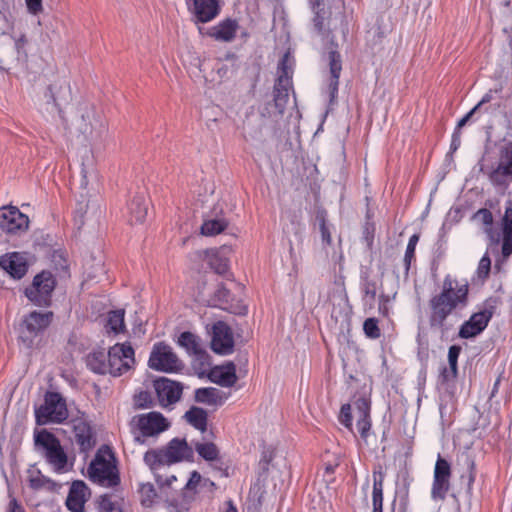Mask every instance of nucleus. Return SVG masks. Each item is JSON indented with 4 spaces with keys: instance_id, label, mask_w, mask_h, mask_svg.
<instances>
[{
    "instance_id": "1",
    "label": "nucleus",
    "mask_w": 512,
    "mask_h": 512,
    "mask_svg": "<svg viewBox=\"0 0 512 512\" xmlns=\"http://www.w3.org/2000/svg\"><path fill=\"white\" fill-rule=\"evenodd\" d=\"M468 292L467 282H459L451 275H446L440 293L430 299V326L437 330L442 337L446 336L451 329V325L447 323L448 316L454 310L466 307Z\"/></svg>"
},
{
    "instance_id": "2",
    "label": "nucleus",
    "mask_w": 512,
    "mask_h": 512,
    "mask_svg": "<svg viewBox=\"0 0 512 512\" xmlns=\"http://www.w3.org/2000/svg\"><path fill=\"white\" fill-rule=\"evenodd\" d=\"M192 458L193 449L186 440L174 438L164 448L147 451L144 455V462L151 471H157Z\"/></svg>"
},
{
    "instance_id": "3",
    "label": "nucleus",
    "mask_w": 512,
    "mask_h": 512,
    "mask_svg": "<svg viewBox=\"0 0 512 512\" xmlns=\"http://www.w3.org/2000/svg\"><path fill=\"white\" fill-rule=\"evenodd\" d=\"M90 479L102 486L112 487L119 483L116 460L108 446L98 449L88 468Z\"/></svg>"
},
{
    "instance_id": "4",
    "label": "nucleus",
    "mask_w": 512,
    "mask_h": 512,
    "mask_svg": "<svg viewBox=\"0 0 512 512\" xmlns=\"http://www.w3.org/2000/svg\"><path fill=\"white\" fill-rule=\"evenodd\" d=\"M35 443L45 450V458L57 473L68 471V458L59 440L47 431L39 432L35 436Z\"/></svg>"
},
{
    "instance_id": "5",
    "label": "nucleus",
    "mask_w": 512,
    "mask_h": 512,
    "mask_svg": "<svg viewBox=\"0 0 512 512\" xmlns=\"http://www.w3.org/2000/svg\"><path fill=\"white\" fill-rule=\"evenodd\" d=\"M53 313L33 311L27 315L19 328V341L26 348H31L38 335L51 323Z\"/></svg>"
},
{
    "instance_id": "6",
    "label": "nucleus",
    "mask_w": 512,
    "mask_h": 512,
    "mask_svg": "<svg viewBox=\"0 0 512 512\" xmlns=\"http://www.w3.org/2000/svg\"><path fill=\"white\" fill-rule=\"evenodd\" d=\"M36 421L39 425L61 423L68 417L65 401L58 393H47L44 403L35 410Z\"/></svg>"
},
{
    "instance_id": "7",
    "label": "nucleus",
    "mask_w": 512,
    "mask_h": 512,
    "mask_svg": "<svg viewBox=\"0 0 512 512\" xmlns=\"http://www.w3.org/2000/svg\"><path fill=\"white\" fill-rule=\"evenodd\" d=\"M55 285L56 280L52 273L42 271L34 277L32 284L25 289V295L35 305L48 306Z\"/></svg>"
},
{
    "instance_id": "8",
    "label": "nucleus",
    "mask_w": 512,
    "mask_h": 512,
    "mask_svg": "<svg viewBox=\"0 0 512 512\" xmlns=\"http://www.w3.org/2000/svg\"><path fill=\"white\" fill-rule=\"evenodd\" d=\"M148 365L151 369L173 373L182 369L183 364L169 345L156 343L150 353Z\"/></svg>"
},
{
    "instance_id": "9",
    "label": "nucleus",
    "mask_w": 512,
    "mask_h": 512,
    "mask_svg": "<svg viewBox=\"0 0 512 512\" xmlns=\"http://www.w3.org/2000/svg\"><path fill=\"white\" fill-rule=\"evenodd\" d=\"M110 375L121 376L134 368L135 352L129 343H117L108 351Z\"/></svg>"
},
{
    "instance_id": "10",
    "label": "nucleus",
    "mask_w": 512,
    "mask_h": 512,
    "mask_svg": "<svg viewBox=\"0 0 512 512\" xmlns=\"http://www.w3.org/2000/svg\"><path fill=\"white\" fill-rule=\"evenodd\" d=\"M312 11L314 13V27L319 34H329L332 28H335L339 22V2L332 7L331 2L325 0H310Z\"/></svg>"
},
{
    "instance_id": "11",
    "label": "nucleus",
    "mask_w": 512,
    "mask_h": 512,
    "mask_svg": "<svg viewBox=\"0 0 512 512\" xmlns=\"http://www.w3.org/2000/svg\"><path fill=\"white\" fill-rule=\"evenodd\" d=\"M29 218L15 206L0 208V229L12 235H19L27 231Z\"/></svg>"
},
{
    "instance_id": "12",
    "label": "nucleus",
    "mask_w": 512,
    "mask_h": 512,
    "mask_svg": "<svg viewBox=\"0 0 512 512\" xmlns=\"http://www.w3.org/2000/svg\"><path fill=\"white\" fill-rule=\"evenodd\" d=\"M451 467L440 455L435 464L431 496L434 500H443L450 488Z\"/></svg>"
},
{
    "instance_id": "13",
    "label": "nucleus",
    "mask_w": 512,
    "mask_h": 512,
    "mask_svg": "<svg viewBox=\"0 0 512 512\" xmlns=\"http://www.w3.org/2000/svg\"><path fill=\"white\" fill-rule=\"evenodd\" d=\"M211 333V348L215 353L228 355L233 352L234 336L226 323L222 321L214 323L211 328Z\"/></svg>"
},
{
    "instance_id": "14",
    "label": "nucleus",
    "mask_w": 512,
    "mask_h": 512,
    "mask_svg": "<svg viewBox=\"0 0 512 512\" xmlns=\"http://www.w3.org/2000/svg\"><path fill=\"white\" fill-rule=\"evenodd\" d=\"M492 315L493 307H485L472 314L460 327L459 336L463 339H469L479 335L487 327Z\"/></svg>"
},
{
    "instance_id": "15",
    "label": "nucleus",
    "mask_w": 512,
    "mask_h": 512,
    "mask_svg": "<svg viewBox=\"0 0 512 512\" xmlns=\"http://www.w3.org/2000/svg\"><path fill=\"white\" fill-rule=\"evenodd\" d=\"M141 434L146 437L156 436L168 429L167 419L159 412H149L135 417Z\"/></svg>"
},
{
    "instance_id": "16",
    "label": "nucleus",
    "mask_w": 512,
    "mask_h": 512,
    "mask_svg": "<svg viewBox=\"0 0 512 512\" xmlns=\"http://www.w3.org/2000/svg\"><path fill=\"white\" fill-rule=\"evenodd\" d=\"M85 111L79 120L78 129L86 139L97 140L104 132L105 125L93 108H86Z\"/></svg>"
},
{
    "instance_id": "17",
    "label": "nucleus",
    "mask_w": 512,
    "mask_h": 512,
    "mask_svg": "<svg viewBox=\"0 0 512 512\" xmlns=\"http://www.w3.org/2000/svg\"><path fill=\"white\" fill-rule=\"evenodd\" d=\"M189 10L196 20L206 23L216 18L220 13V0H185Z\"/></svg>"
},
{
    "instance_id": "18",
    "label": "nucleus",
    "mask_w": 512,
    "mask_h": 512,
    "mask_svg": "<svg viewBox=\"0 0 512 512\" xmlns=\"http://www.w3.org/2000/svg\"><path fill=\"white\" fill-rule=\"evenodd\" d=\"M288 52L284 53L280 63V74L274 87V102L280 114H283L288 105V71L286 63Z\"/></svg>"
},
{
    "instance_id": "19",
    "label": "nucleus",
    "mask_w": 512,
    "mask_h": 512,
    "mask_svg": "<svg viewBox=\"0 0 512 512\" xmlns=\"http://www.w3.org/2000/svg\"><path fill=\"white\" fill-rule=\"evenodd\" d=\"M0 267L12 278L21 279L28 270L27 255L21 252H11L0 257Z\"/></svg>"
},
{
    "instance_id": "20",
    "label": "nucleus",
    "mask_w": 512,
    "mask_h": 512,
    "mask_svg": "<svg viewBox=\"0 0 512 512\" xmlns=\"http://www.w3.org/2000/svg\"><path fill=\"white\" fill-rule=\"evenodd\" d=\"M328 61L330 78L325 93L328 95L329 103L333 104L338 94L339 77L342 71L341 55L336 49L329 51Z\"/></svg>"
},
{
    "instance_id": "21",
    "label": "nucleus",
    "mask_w": 512,
    "mask_h": 512,
    "mask_svg": "<svg viewBox=\"0 0 512 512\" xmlns=\"http://www.w3.org/2000/svg\"><path fill=\"white\" fill-rule=\"evenodd\" d=\"M155 390L158 400L163 407L177 402L182 394L180 384L167 378H161L155 381Z\"/></svg>"
},
{
    "instance_id": "22",
    "label": "nucleus",
    "mask_w": 512,
    "mask_h": 512,
    "mask_svg": "<svg viewBox=\"0 0 512 512\" xmlns=\"http://www.w3.org/2000/svg\"><path fill=\"white\" fill-rule=\"evenodd\" d=\"M90 496L89 488L83 481H74L66 499L71 512H84V505Z\"/></svg>"
},
{
    "instance_id": "23",
    "label": "nucleus",
    "mask_w": 512,
    "mask_h": 512,
    "mask_svg": "<svg viewBox=\"0 0 512 512\" xmlns=\"http://www.w3.org/2000/svg\"><path fill=\"white\" fill-rule=\"evenodd\" d=\"M354 413L357 418V430L361 438L366 441L371 429L370 402L365 398H359L354 402Z\"/></svg>"
},
{
    "instance_id": "24",
    "label": "nucleus",
    "mask_w": 512,
    "mask_h": 512,
    "mask_svg": "<svg viewBox=\"0 0 512 512\" xmlns=\"http://www.w3.org/2000/svg\"><path fill=\"white\" fill-rule=\"evenodd\" d=\"M75 440L82 452L91 450L95 445L92 430L88 422L82 418L73 420Z\"/></svg>"
},
{
    "instance_id": "25",
    "label": "nucleus",
    "mask_w": 512,
    "mask_h": 512,
    "mask_svg": "<svg viewBox=\"0 0 512 512\" xmlns=\"http://www.w3.org/2000/svg\"><path fill=\"white\" fill-rule=\"evenodd\" d=\"M209 376L214 383L223 387H231L237 381L236 367L234 363L227 362L223 365L212 368Z\"/></svg>"
},
{
    "instance_id": "26",
    "label": "nucleus",
    "mask_w": 512,
    "mask_h": 512,
    "mask_svg": "<svg viewBox=\"0 0 512 512\" xmlns=\"http://www.w3.org/2000/svg\"><path fill=\"white\" fill-rule=\"evenodd\" d=\"M503 239H502V255L509 257L512 254V200L505 203V212L501 221Z\"/></svg>"
},
{
    "instance_id": "27",
    "label": "nucleus",
    "mask_w": 512,
    "mask_h": 512,
    "mask_svg": "<svg viewBox=\"0 0 512 512\" xmlns=\"http://www.w3.org/2000/svg\"><path fill=\"white\" fill-rule=\"evenodd\" d=\"M240 26L236 20L227 18L210 29L209 35L217 41L231 42Z\"/></svg>"
},
{
    "instance_id": "28",
    "label": "nucleus",
    "mask_w": 512,
    "mask_h": 512,
    "mask_svg": "<svg viewBox=\"0 0 512 512\" xmlns=\"http://www.w3.org/2000/svg\"><path fill=\"white\" fill-rule=\"evenodd\" d=\"M101 213V205L97 200H82L77 203L75 217L77 221L84 223L86 220H96Z\"/></svg>"
},
{
    "instance_id": "29",
    "label": "nucleus",
    "mask_w": 512,
    "mask_h": 512,
    "mask_svg": "<svg viewBox=\"0 0 512 512\" xmlns=\"http://www.w3.org/2000/svg\"><path fill=\"white\" fill-rule=\"evenodd\" d=\"M231 253V248L223 246L218 250L209 253V265L218 274H224L229 269L228 255Z\"/></svg>"
},
{
    "instance_id": "30",
    "label": "nucleus",
    "mask_w": 512,
    "mask_h": 512,
    "mask_svg": "<svg viewBox=\"0 0 512 512\" xmlns=\"http://www.w3.org/2000/svg\"><path fill=\"white\" fill-rule=\"evenodd\" d=\"M178 344L189 354L197 355L200 358H207L203 352L200 338L191 332H182L178 337Z\"/></svg>"
},
{
    "instance_id": "31",
    "label": "nucleus",
    "mask_w": 512,
    "mask_h": 512,
    "mask_svg": "<svg viewBox=\"0 0 512 512\" xmlns=\"http://www.w3.org/2000/svg\"><path fill=\"white\" fill-rule=\"evenodd\" d=\"M131 223H143L148 211V201L143 195L135 196L128 206Z\"/></svg>"
},
{
    "instance_id": "32",
    "label": "nucleus",
    "mask_w": 512,
    "mask_h": 512,
    "mask_svg": "<svg viewBox=\"0 0 512 512\" xmlns=\"http://www.w3.org/2000/svg\"><path fill=\"white\" fill-rule=\"evenodd\" d=\"M472 220L483 226V231L490 241H498V238L495 237L493 230V215L490 210L486 208L479 209L476 213L473 214Z\"/></svg>"
},
{
    "instance_id": "33",
    "label": "nucleus",
    "mask_w": 512,
    "mask_h": 512,
    "mask_svg": "<svg viewBox=\"0 0 512 512\" xmlns=\"http://www.w3.org/2000/svg\"><path fill=\"white\" fill-rule=\"evenodd\" d=\"M108 354L104 352H93L87 358V366L90 370L98 374H110Z\"/></svg>"
},
{
    "instance_id": "34",
    "label": "nucleus",
    "mask_w": 512,
    "mask_h": 512,
    "mask_svg": "<svg viewBox=\"0 0 512 512\" xmlns=\"http://www.w3.org/2000/svg\"><path fill=\"white\" fill-rule=\"evenodd\" d=\"M383 481L381 472L373 473L372 506L373 512H383Z\"/></svg>"
},
{
    "instance_id": "35",
    "label": "nucleus",
    "mask_w": 512,
    "mask_h": 512,
    "mask_svg": "<svg viewBox=\"0 0 512 512\" xmlns=\"http://www.w3.org/2000/svg\"><path fill=\"white\" fill-rule=\"evenodd\" d=\"M494 186L506 188L512 180V169L498 162L495 169L489 175Z\"/></svg>"
},
{
    "instance_id": "36",
    "label": "nucleus",
    "mask_w": 512,
    "mask_h": 512,
    "mask_svg": "<svg viewBox=\"0 0 512 512\" xmlns=\"http://www.w3.org/2000/svg\"><path fill=\"white\" fill-rule=\"evenodd\" d=\"M186 421L194 428L204 432L207 425V413L199 407H192L185 413Z\"/></svg>"
},
{
    "instance_id": "37",
    "label": "nucleus",
    "mask_w": 512,
    "mask_h": 512,
    "mask_svg": "<svg viewBox=\"0 0 512 512\" xmlns=\"http://www.w3.org/2000/svg\"><path fill=\"white\" fill-rule=\"evenodd\" d=\"M106 328L108 332L118 334L125 328L124 310H115L108 313Z\"/></svg>"
},
{
    "instance_id": "38",
    "label": "nucleus",
    "mask_w": 512,
    "mask_h": 512,
    "mask_svg": "<svg viewBox=\"0 0 512 512\" xmlns=\"http://www.w3.org/2000/svg\"><path fill=\"white\" fill-rule=\"evenodd\" d=\"M231 302L232 297L230 291L223 285H219L216 288L213 298L209 301L211 305L220 306L225 309H232Z\"/></svg>"
},
{
    "instance_id": "39",
    "label": "nucleus",
    "mask_w": 512,
    "mask_h": 512,
    "mask_svg": "<svg viewBox=\"0 0 512 512\" xmlns=\"http://www.w3.org/2000/svg\"><path fill=\"white\" fill-rule=\"evenodd\" d=\"M227 225V221L223 218L206 220L201 226V234L205 236L217 235L224 231Z\"/></svg>"
},
{
    "instance_id": "40",
    "label": "nucleus",
    "mask_w": 512,
    "mask_h": 512,
    "mask_svg": "<svg viewBox=\"0 0 512 512\" xmlns=\"http://www.w3.org/2000/svg\"><path fill=\"white\" fill-rule=\"evenodd\" d=\"M195 450L197 453L206 461H214L218 459L219 450L215 444L206 442V443H197L195 446Z\"/></svg>"
},
{
    "instance_id": "41",
    "label": "nucleus",
    "mask_w": 512,
    "mask_h": 512,
    "mask_svg": "<svg viewBox=\"0 0 512 512\" xmlns=\"http://www.w3.org/2000/svg\"><path fill=\"white\" fill-rule=\"evenodd\" d=\"M30 486L34 489L53 488L55 483L42 475L39 471H33L29 477Z\"/></svg>"
},
{
    "instance_id": "42",
    "label": "nucleus",
    "mask_w": 512,
    "mask_h": 512,
    "mask_svg": "<svg viewBox=\"0 0 512 512\" xmlns=\"http://www.w3.org/2000/svg\"><path fill=\"white\" fill-rule=\"evenodd\" d=\"M141 503L146 507H150L155 502L157 493L150 483L142 484L140 487Z\"/></svg>"
},
{
    "instance_id": "43",
    "label": "nucleus",
    "mask_w": 512,
    "mask_h": 512,
    "mask_svg": "<svg viewBox=\"0 0 512 512\" xmlns=\"http://www.w3.org/2000/svg\"><path fill=\"white\" fill-rule=\"evenodd\" d=\"M97 512H123L119 504L110 495H103L99 499Z\"/></svg>"
},
{
    "instance_id": "44",
    "label": "nucleus",
    "mask_w": 512,
    "mask_h": 512,
    "mask_svg": "<svg viewBox=\"0 0 512 512\" xmlns=\"http://www.w3.org/2000/svg\"><path fill=\"white\" fill-rule=\"evenodd\" d=\"M216 389L199 388L195 391V400L199 403L213 404L216 400Z\"/></svg>"
},
{
    "instance_id": "45",
    "label": "nucleus",
    "mask_w": 512,
    "mask_h": 512,
    "mask_svg": "<svg viewBox=\"0 0 512 512\" xmlns=\"http://www.w3.org/2000/svg\"><path fill=\"white\" fill-rule=\"evenodd\" d=\"M418 241H419V236L417 234H413L409 238V241H408V244L406 247V251H405V255H404L406 271L409 270L411 262L414 259L415 249H416V245H417Z\"/></svg>"
},
{
    "instance_id": "46",
    "label": "nucleus",
    "mask_w": 512,
    "mask_h": 512,
    "mask_svg": "<svg viewBox=\"0 0 512 512\" xmlns=\"http://www.w3.org/2000/svg\"><path fill=\"white\" fill-rule=\"evenodd\" d=\"M363 330L365 335L371 339H377L381 335L378 320L375 318L366 319L363 324Z\"/></svg>"
},
{
    "instance_id": "47",
    "label": "nucleus",
    "mask_w": 512,
    "mask_h": 512,
    "mask_svg": "<svg viewBox=\"0 0 512 512\" xmlns=\"http://www.w3.org/2000/svg\"><path fill=\"white\" fill-rule=\"evenodd\" d=\"M498 162L512 169V142H508L501 147Z\"/></svg>"
},
{
    "instance_id": "48",
    "label": "nucleus",
    "mask_w": 512,
    "mask_h": 512,
    "mask_svg": "<svg viewBox=\"0 0 512 512\" xmlns=\"http://www.w3.org/2000/svg\"><path fill=\"white\" fill-rule=\"evenodd\" d=\"M461 348L457 345H452L448 350V362L450 369L454 375L457 373V361L460 355Z\"/></svg>"
},
{
    "instance_id": "49",
    "label": "nucleus",
    "mask_w": 512,
    "mask_h": 512,
    "mask_svg": "<svg viewBox=\"0 0 512 512\" xmlns=\"http://www.w3.org/2000/svg\"><path fill=\"white\" fill-rule=\"evenodd\" d=\"M363 293V299L365 303H368L370 306H372L377 293L376 285L371 282H365V284L363 285Z\"/></svg>"
},
{
    "instance_id": "50",
    "label": "nucleus",
    "mask_w": 512,
    "mask_h": 512,
    "mask_svg": "<svg viewBox=\"0 0 512 512\" xmlns=\"http://www.w3.org/2000/svg\"><path fill=\"white\" fill-rule=\"evenodd\" d=\"M491 267V260L487 254H485L479 261L477 274L479 278H486L489 275Z\"/></svg>"
},
{
    "instance_id": "51",
    "label": "nucleus",
    "mask_w": 512,
    "mask_h": 512,
    "mask_svg": "<svg viewBox=\"0 0 512 512\" xmlns=\"http://www.w3.org/2000/svg\"><path fill=\"white\" fill-rule=\"evenodd\" d=\"M339 421L342 425L351 429L352 427V415H351V406L349 404H345L341 407Z\"/></svg>"
},
{
    "instance_id": "52",
    "label": "nucleus",
    "mask_w": 512,
    "mask_h": 512,
    "mask_svg": "<svg viewBox=\"0 0 512 512\" xmlns=\"http://www.w3.org/2000/svg\"><path fill=\"white\" fill-rule=\"evenodd\" d=\"M161 470L152 471L155 475L156 481L161 486H167L172 487L173 482L177 480V477L175 475H167L164 476L160 473Z\"/></svg>"
},
{
    "instance_id": "53",
    "label": "nucleus",
    "mask_w": 512,
    "mask_h": 512,
    "mask_svg": "<svg viewBox=\"0 0 512 512\" xmlns=\"http://www.w3.org/2000/svg\"><path fill=\"white\" fill-rule=\"evenodd\" d=\"M319 226L323 243L329 245L331 243V234L329 227L322 216L319 217Z\"/></svg>"
},
{
    "instance_id": "54",
    "label": "nucleus",
    "mask_w": 512,
    "mask_h": 512,
    "mask_svg": "<svg viewBox=\"0 0 512 512\" xmlns=\"http://www.w3.org/2000/svg\"><path fill=\"white\" fill-rule=\"evenodd\" d=\"M25 2L29 13L33 15L39 14L43 9L42 0H25Z\"/></svg>"
},
{
    "instance_id": "55",
    "label": "nucleus",
    "mask_w": 512,
    "mask_h": 512,
    "mask_svg": "<svg viewBox=\"0 0 512 512\" xmlns=\"http://www.w3.org/2000/svg\"><path fill=\"white\" fill-rule=\"evenodd\" d=\"M389 301H390V298H389V296H386V295H381L379 298V308L378 309H379V312L384 316H387L389 314V307H388Z\"/></svg>"
},
{
    "instance_id": "56",
    "label": "nucleus",
    "mask_w": 512,
    "mask_h": 512,
    "mask_svg": "<svg viewBox=\"0 0 512 512\" xmlns=\"http://www.w3.org/2000/svg\"><path fill=\"white\" fill-rule=\"evenodd\" d=\"M200 480H201V475L198 472L194 471L191 473V476L188 479V481L186 482L185 487L187 489H193L200 482Z\"/></svg>"
},
{
    "instance_id": "57",
    "label": "nucleus",
    "mask_w": 512,
    "mask_h": 512,
    "mask_svg": "<svg viewBox=\"0 0 512 512\" xmlns=\"http://www.w3.org/2000/svg\"><path fill=\"white\" fill-rule=\"evenodd\" d=\"M461 144V133L458 130H455L452 135V140L450 144V152H455Z\"/></svg>"
},
{
    "instance_id": "58",
    "label": "nucleus",
    "mask_w": 512,
    "mask_h": 512,
    "mask_svg": "<svg viewBox=\"0 0 512 512\" xmlns=\"http://www.w3.org/2000/svg\"><path fill=\"white\" fill-rule=\"evenodd\" d=\"M477 111V107H474L471 109L464 117H462L456 126L455 130H458L460 132V129L466 125V123L469 121V119L472 117V115Z\"/></svg>"
},
{
    "instance_id": "59",
    "label": "nucleus",
    "mask_w": 512,
    "mask_h": 512,
    "mask_svg": "<svg viewBox=\"0 0 512 512\" xmlns=\"http://www.w3.org/2000/svg\"><path fill=\"white\" fill-rule=\"evenodd\" d=\"M7 512H24V509L16 499L12 498L8 504Z\"/></svg>"
},
{
    "instance_id": "60",
    "label": "nucleus",
    "mask_w": 512,
    "mask_h": 512,
    "mask_svg": "<svg viewBox=\"0 0 512 512\" xmlns=\"http://www.w3.org/2000/svg\"><path fill=\"white\" fill-rule=\"evenodd\" d=\"M492 98L493 96L491 92L486 93L475 107H477L478 110L483 104L490 102Z\"/></svg>"
},
{
    "instance_id": "61",
    "label": "nucleus",
    "mask_w": 512,
    "mask_h": 512,
    "mask_svg": "<svg viewBox=\"0 0 512 512\" xmlns=\"http://www.w3.org/2000/svg\"><path fill=\"white\" fill-rule=\"evenodd\" d=\"M54 89H55V87H51L49 89V91H50V98L52 99L54 105L56 107H58V106H60V102H61L62 99L55 95Z\"/></svg>"
},
{
    "instance_id": "62",
    "label": "nucleus",
    "mask_w": 512,
    "mask_h": 512,
    "mask_svg": "<svg viewBox=\"0 0 512 512\" xmlns=\"http://www.w3.org/2000/svg\"><path fill=\"white\" fill-rule=\"evenodd\" d=\"M246 307L243 306V305H240L239 307H237L235 310H234V313H237V314H245L246 313Z\"/></svg>"
},
{
    "instance_id": "63",
    "label": "nucleus",
    "mask_w": 512,
    "mask_h": 512,
    "mask_svg": "<svg viewBox=\"0 0 512 512\" xmlns=\"http://www.w3.org/2000/svg\"><path fill=\"white\" fill-rule=\"evenodd\" d=\"M82 173H83V176H82V180H81V186L83 188H86L87 183H88L87 182V175H86V172L84 170L82 171Z\"/></svg>"
},
{
    "instance_id": "64",
    "label": "nucleus",
    "mask_w": 512,
    "mask_h": 512,
    "mask_svg": "<svg viewBox=\"0 0 512 512\" xmlns=\"http://www.w3.org/2000/svg\"><path fill=\"white\" fill-rule=\"evenodd\" d=\"M224 512H238V511H237L236 507L231 502H229L228 506Z\"/></svg>"
}]
</instances>
